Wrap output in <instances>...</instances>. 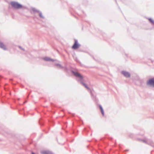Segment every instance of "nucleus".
<instances>
[{"label": "nucleus", "mask_w": 154, "mask_h": 154, "mask_svg": "<svg viewBox=\"0 0 154 154\" xmlns=\"http://www.w3.org/2000/svg\"><path fill=\"white\" fill-rule=\"evenodd\" d=\"M19 47L21 50H23V51H24V49L23 48H22V47H21L20 46H19Z\"/></svg>", "instance_id": "obj_16"}, {"label": "nucleus", "mask_w": 154, "mask_h": 154, "mask_svg": "<svg viewBox=\"0 0 154 154\" xmlns=\"http://www.w3.org/2000/svg\"><path fill=\"white\" fill-rule=\"evenodd\" d=\"M149 21L152 23V24H154V21L152 19H149Z\"/></svg>", "instance_id": "obj_14"}, {"label": "nucleus", "mask_w": 154, "mask_h": 154, "mask_svg": "<svg viewBox=\"0 0 154 154\" xmlns=\"http://www.w3.org/2000/svg\"><path fill=\"white\" fill-rule=\"evenodd\" d=\"M72 72L74 75L77 78L78 81L83 86L88 90H90L87 85L84 82V79L83 76L79 73L76 72L72 71Z\"/></svg>", "instance_id": "obj_1"}, {"label": "nucleus", "mask_w": 154, "mask_h": 154, "mask_svg": "<svg viewBox=\"0 0 154 154\" xmlns=\"http://www.w3.org/2000/svg\"><path fill=\"white\" fill-rule=\"evenodd\" d=\"M32 10L35 13H38L40 11H39L38 10L35 8H32Z\"/></svg>", "instance_id": "obj_9"}, {"label": "nucleus", "mask_w": 154, "mask_h": 154, "mask_svg": "<svg viewBox=\"0 0 154 154\" xmlns=\"http://www.w3.org/2000/svg\"><path fill=\"white\" fill-rule=\"evenodd\" d=\"M38 13H39V17L41 18H42V19H44L45 18L44 16H43V15L42 14V13L41 12H40V11Z\"/></svg>", "instance_id": "obj_12"}, {"label": "nucleus", "mask_w": 154, "mask_h": 154, "mask_svg": "<svg viewBox=\"0 0 154 154\" xmlns=\"http://www.w3.org/2000/svg\"><path fill=\"white\" fill-rule=\"evenodd\" d=\"M46 154H53L51 152L48 150Z\"/></svg>", "instance_id": "obj_15"}, {"label": "nucleus", "mask_w": 154, "mask_h": 154, "mask_svg": "<svg viewBox=\"0 0 154 154\" xmlns=\"http://www.w3.org/2000/svg\"><path fill=\"white\" fill-rule=\"evenodd\" d=\"M142 80L139 78H138L135 82V83L137 85H140L141 84Z\"/></svg>", "instance_id": "obj_8"}, {"label": "nucleus", "mask_w": 154, "mask_h": 154, "mask_svg": "<svg viewBox=\"0 0 154 154\" xmlns=\"http://www.w3.org/2000/svg\"><path fill=\"white\" fill-rule=\"evenodd\" d=\"M147 84L154 87V78L149 79L147 82Z\"/></svg>", "instance_id": "obj_4"}, {"label": "nucleus", "mask_w": 154, "mask_h": 154, "mask_svg": "<svg viewBox=\"0 0 154 154\" xmlns=\"http://www.w3.org/2000/svg\"><path fill=\"white\" fill-rule=\"evenodd\" d=\"M122 73L127 78H129L131 77V74L129 72L123 71L122 72Z\"/></svg>", "instance_id": "obj_3"}, {"label": "nucleus", "mask_w": 154, "mask_h": 154, "mask_svg": "<svg viewBox=\"0 0 154 154\" xmlns=\"http://www.w3.org/2000/svg\"><path fill=\"white\" fill-rule=\"evenodd\" d=\"M32 154H35L33 152H32Z\"/></svg>", "instance_id": "obj_17"}, {"label": "nucleus", "mask_w": 154, "mask_h": 154, "mask_svg": "<svg viewBox=\"0 0 154 154\" xmlns=\"http://www.w3.org/2000/svg\"><path fill=\"white\" fill-rule=\"evenodd\" d=\"M42 59L44 60L45 61H52L54 62V60L53 59H52L51 58H50L49 57H44L42 58Z\"/></svg>", "instance_id": "obj_7"}, {"label": "nucleus", "mask_w": 154, "mask_h": 154, "mask_svg": "<svg viewBox=\"0 0 154 154\" xmlns=\"http://www.w3.org/2000/svg\"><path fill=\"white\" fill-rule=\"evenodd\" d=\"M55 65L58 68L62 69L63 68V66L61 65L59 63H55Z\"/></svg>", "instance_id": "obj_10"}, {"label": "nucleus", "mask_w": 154, "mask_h": 154, "mask_svg": "<svg viewBox=\"0 0 154 154\" xmlns=\"http://www.w3.org/2000/svg\"><path fill=\"white\" fill-rule=\"evenodd\" d=\"M99 107H100V110H101V113L102 114V115H103V116H104V110L102 108V106L100 105L99 106Z\"/></svg>", "instance_id": "obj_11"}, {"label": "nucleus", "mask_w": 154, "mask_h": 154, "mask_svg": "<svg viewBox=\"0 0 154 154\" xmlns=\"http://www.w3.org/2000/svg\"><path fill=\"white\" fill-rule=\"evenodd\" d=\"M47 150H42L40 151V153L42 154H46V153L47 151Z\"/></svg>", "instance_id": "obj_13"}, {"label": "nucleus", "mask_w": 154, "mask_h": 154, "mask_svg": "<svg viewBox=\"0 0 154 154\" xmlns=\"http://www.w3.org/2000/svg\"><path fill=\"white\" fill-rule=\"evenodd\" d=\"M80 46V45L78 42L77 41V40H75V43L72 48V49H75L78 48Z\"/></svg>", "instance_id": "obj_5"}, {"label": "nucleus", "mask_w": 154, "mask_h": 154, "mask_svg": "<svg viewBox=\"0 0 154 154\" xmlns=\"http://www.w3.org/2000/svg\"><path fill=\"white\" fill-rule=\"evenodd\" d=\"M10 5L13 9L15 10L21 9L23 8V6L22 4L16 1H11Z\"/></svg>", "instance_id": "obj_2"}, {"label": "nucleus", "mask_w": 154, "mask_h": 154, "mask_svg": "<svg viewBox=\"0 0 154 154\" xmlns=\"http://www.w3.org/2000/svg\"><path fill=\"white\" fill-rule=\"evenodd\" d=\"M0 48L5 51L8 50V48L2 42L0 41Z\"/></svg>", "instance_id": "obj_6"}]
</instances>
